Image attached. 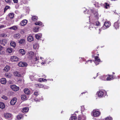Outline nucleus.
Segmentation results:
<instances>
[{
	"label": "nucleus",
	"instance_id": "nucleus-1",
	"mask_svg": "<svg viewBox=\"0 0 120 120\" xmlns=\"http://www.w3.org/2000/svg\"><path fill=\"white\" fill-rule=\"evenodd\" d=\"M110 25V22H105L103 26L102 27V28L104 30L105 29L107 28H108Z\"/></svg>",
	"mask_w": 120,
	"mask_h": 120
},
{
	"label": "nucleus",
	"instance_id": "nucleus-2",
	"mask_svg": "<svg viewBox=\"0 0 120 120\" xmlns=\"http://www.w3.org/2000/svg\"><path fill=\"white\" fill-rule=\"evenodd\" d=\"M10 88L13 91H17L19 89V88L15 85H12L10 86Z\"/></svg>",
	"mask_w": 120,
	"mask_h": 120
},
{
	"label": "nucleus",
	"instance_id": "nucleus-3",
	"mask_svg": "<svg viewBox=\"0 0 120 120\" xmlns=\"http://www.w3.org/2000/svg\"><path fill=\"white\" fill-rule=\"evenodd\" d=\"M93 115L94 117H97L99 116L101 114L100 112L95 110H94L93 111Z\"/></svg>",
	"mask_w": 120,
	"mask_h": 120
},
{
	"label": "nucleus",
	"instance_id": "nucleus-4",
	"mask_svg": "<svg viewBox=\"0 0 120 120\" xmlns=\"http://www.w3.org/2000/svg\"><path fill=\"white\" fill-rule=\"evenodd\" d=\"M19 60L18 58L15 56H11L10 58V60L12 62L17 61Z\"/></svg>",
	"mask_w": 120,
	"mask_h": 120
},
{
	"label": "nucleus",
	"instance_id": "nucleus-5",
	"mask_svg": "<svg viewBox=\"0 0 120 120\" xmlns=\"http://www.w3.org/2000/svg\"><path fill=\"white\" fill-rule=\"evenodd\" d=\"M4 116L5 118L8 120L11 119V115L9 113H7L4 114Z\"/></svg>",
	"mask_w": 120,
	"mask_h": 120
},
{
	"label": "nucleus",
	"instance_id": "nucleus-6",
	"mask_svg": "<svg viewBox=\"0 0 120 120\" xmlns=\"http://www.w3.org/2000/svg\"><path fill=\"white\" fill-rule=\"evenodd\" d=\"M104 94V92L101 90L98 91L96 93V94L100 98L103 97Z\"/></svg>",
	"mask_w": 120,
	"mask_h": 120
},
{
	"label": "nucleus",
	"instance_id": "nucleus-7",
	"mask_svg": "<svg viewBox=\"0 0 120 120\" xmlns=\"http://www.w3.org/2000/svg\"><path fill=\"white\" fill-rule=\"evenodd\" d=\"M120 23V22H119V21L118 20L117 22H115L114 23L113 26L117 30L119 28V24Z\"/></svg>",
	"mask_w": 120,
	"mask_h": 120
},
{
	"label": "nucleus",
	"instance_id": "nucleus-8",
	"mask_svg": "<svg viewBox=\"0 0 120 120\" xmlns=\"http://www.w3.org/2000/svg\"><path fill=\"white\" fill-rule=\"evenodd\" d=\"M101 61L100 59L99 58V56L98 57H96L94 58V62L96 65H98L99 64V62Z\"/></svg>",
	"mask_w": 120,
	"mask_h": 120
},
{
	"label": "nucleus",
	"instance_id": "nucleus-9",
	"mask_svg": "<svg viewBox=\"0 0 120 120\" xmlns=\"http://www.w3.org/2000/svg\"><path fill=\"white\" fill-rule=\"evenodd\" d=\"M39 57L36 56L35 58L33 59L32 62L33 63L35 64L38 63V60H39Z\"/></svg>",
	"mask_w": 120,
	"mask_h": 120
},
{
	"label": "nucleus",
	"instance_id": "nucleus-10",
	"mask_svg": "<svg viewBox=\"0 0 120 120\" xmlns=\"http://www.w3.org/2000/svg\"><path fill=\"white\" fill-rule=\"evenodd\" d=\"M18 65L19 67H24L26 66L27 65V64L26 62H20L18 64Z\"/></svg>",
	"mask_w": 120,
	"mask_h": 120
},
{
	"label": "nucleus",
	"instance_id": "nucleus-11",
	"mask_svg": "<svg viewBox=\"0 0 120 120\" xmlns=\"http://www.w3.org/2000/svg\"><path fill=\"white\" fill-rule=\"evenodd\" d=\"M7 41L6 39H4L0 40V44L4 46L7 43Z\"/></svg>",
	"mask_w": 120,
	"mask_h": 120
},
{
	"label": "nucleus",
	"instance_id": "nucleus-12",
	"mask_svg": "<svg viewBox=\"0 0 120 120\" xmlns=\"http://www.w3.org/2000/svg\"><path fill=\"white\" fill-rule=\"evenodd\" d=\"M17 99L16 98L14 97L11 101L10 103L11 105H14L17 101Z\"/></svg>",
	"mask_w": 120,
	"mask_h": 120
},
{
	"label": "nucleus",
	"instance_id": "nucleus-13",
	"mask_svg": "<svg viewBox=\"0 0 120 120\" xmlns=\"http://www.w3.org/2000/svg\"><path fill=\"white\" fill-rule=\"evenodd\" d=\"M114 76L113 75H109L106 79L107 81H110L114 79Z\"/></svg>",
	"mask_w": 120,
	"mask_h": 120
},
{
	"label": "nucleus",
	"instance_id": "nucleus-14",
	"mask_svg": "<svg viewBox=\"0 0 120 120\" xmlns=\"http://www.w3.org/2000/svg\"><path fill=\"white\" fill-rule=\"evenodd\" d=\"M27 22V20L26 19H24L20 23V25L21 26H24L26 24Z\"/></svg>",
	"mask_w": 120,
	"mask_h": 120
},
{
	"label": "nucleus",
	"instance_id": "nucleus-15",
	"mask_svg": "<svg viewBox=\"0 0 120 120\" xmlns=\"http://www.w3.org/2000/svg\"><path fill=\"white\" fill-rule=\"evenodd\" d=\"M78 119L79 120H86V117L83 115H79L78 116Z\"/></svg>",
	"mask_w": 120,
	"mask_h": 120
},
{
	"label": "nucleus",
	"instance_id": "nucleus-16",
	"mask_svg": "<svg viewBox=\"0 0 120 120\" xmlns=\"http://www.w3.org/2000/svg\"><path fill=\"white\" fill-rule=\"evenodd\" d=\"M0 82L2 84H4L6 83L7 81L6 79L3 78L0 79Z\"/></svg>",
	"mask_w": 120,
	"mask_h": 120
},
{
	"label": "nucleus",
	"instance_id": "nucleus-17",
	"mask_svg": "<svg viewBox=\"0 0 120 120\" xmlns=\"http://www.w3.org/2000/svg\"><path fill=\"white\" fill-rule=\"evenodd\" d=\"M99 55V54L98 53V52H96V51H95L94 52V53L93 55H92V57H93L94 58H95L96 57V56L97 57H98V56Z\"/></svg>",
	"mask_w": 120,
	"mask_h": 120
},
{
	"label": "nucleus",
	"instance_id": "nucleus-18",
	"mask_svg": "<svg viewBox=\"0 0 120 120\" xmlns=\"http://www.w3.org/2000/svg\"><path fill=\"white\" fill-rule=\"evenodd\" d=\"M29 110V108L27 107H25L23 108L22 110V112L24 113L27 112Z\"/></svg>",
	"mask_w": 120,
	"mask_h": 120
},
{
	"label": "nucleus",
	"instance_id": "nucleus-19",
	"mask_svg": "<svg viewBox=\"0 0 120 120\" xmlns=\"http://www.w3.org/2000/svg\"><path fill=\"white\" fill-rule=\"evenodd\" d=\"M21 36V35L19 33H16L15 34L14 37L15 39H19Z\"/></svg>",
	"mask_w": 120,
	"mask_h": 120
},
{
	"label": "nucleus",
	"instance_id": "nucleus-20",
	"mask_svg": "<svg viewBox=\"0 0 120 120\" xmlns=\"http://www.w3.org/2000/svg\"><path fill=\"white\" fill-rule=\"evenodd\" d=\"M24 92L27 95H29L30 93V90L27 88H26L24 89Z\"/></svg>",
	"mask_w": 120,
	"mask_h": 120
},
{
	"label": "nucleus",
	"instance_id": "nucleus-21",
	"mask_svg": "<svg viewBox=\"0 0 120 120\" xmlns=\"http://www.w3.org/2000/svg\"><path fill=\"white\" fill-rule=\"evenodd\" d=\"M33 40V38L32 36H29L27 38V40L31 42Z\"/></svg>",
	"mask_w": 120,
	"mask_h": 120
},
{
	"label": "nucleus",
	"instance_id": "nucleus-22",
	"mask_svg": "<svg viewBox=\"0 0 120 120\" xmlns=\"http://www.w3.org/2000/svg\"><path fill=\"white\" fill-rule=\"evenodd\" d=\"M14 74L15 76L16 77H21V75L17 71H16L14 72Z\"/></svg>",
	"mask_w": 120,
	"mask_h": 120
},
{
	"label": "nucleus",
	"instance_id": "nucleus-23",
	"mask_svg": "<svg viewBox=\"0 0 120 120\" xmlns=\"http://www.w3.org/2000/svg\"><path fill=\"white\" fill-rule=\"evenodd\" d=\"M21 99L25 101L27 99V98L26 95L24 94L21 95Z\"/></svg>",
	"mask_w": 120,
	"mask_h": 120
},
{
	"label": "nucleus",
	"instance_id": "nucleus-24",
	"mask_svg": "<svg viewBox=\"0 0 120 120\" xmlns=\"http://www.w3.org/2000/svg\"><path fill=\"white\" fill-rule=\"evenodd\" d=\"M104 8L105 9H108L110 8V5L109 4L107 3H105L104 4Z\"/></svg>",
	"mask_w": 120,
	"mask_h": 120
},
{
	"label": "nucleus",
	"instance_id": "nucleus-25",
	"mask_svg": "<svg viewBox=\"0 0 120 120\" xmlns=\"http://www.w3.org/2000/svg\"><path fill=\"white\" fill-rule=\"evenodd\" d=\"M14 15L13 13H10L8 14L9 17L11 19H12L14 17Z\"/></svg>",
	"mask_w": 120,
	"mask_h": 120
},
{
	"label": "nucleus",
	"instance_id": "nucleus-26",
	"mask_svg": "<svg viewBox=\"0 0 120 120\" xmlns=\"http://www.w3.org/2000/svg\"><path fill=\"white\" fill-rule=\"evenodd\" d=\"M5 107V104L2 102H0V108L3 109Z\"/></svg>",
	"mask_w": 120,
	"mask_h": 120
},
{
	"label": "nucleus",
	"instance_id": "nucleus-27",
	"mask_svg": "<svg viewBox=\"0 0 120 120\" xmlns=\"http://www.w3.org/2000/svg\"><path fill=\"white\" fill-rule=\"evenodd\" d=\"M25 40L23 39H21L19 41V43L20 44H25Z\"/></svg>",
	"mask_w": 120,
	"mask_h": 120
},
{
	"label": "nucleus",
	"instance_id": "nucleus-28",
	"mask_svg": "<svg viewBox=\"0 0 120 120\" xmlns=\"http://www.w3.org/2000/svg\"><path fill=\"white\" fill-rule=\"evenodd\" d=\"M38 18L36 16H32L31 19L33 21H36L38 19Z\"/></svg>",
	"mask_w": 120,
	"mask_h": 120
},
{
	"label": "nucleus",
	"instance_id": "nucleus-29",
	"mask_svg": "<svg viewBox=\"0 0 120 120\" xmlns=\"http://www.w3.org/2000/svg\"><path fill=\"white\" fill-rule=\"evenodd\" d=\"M10 69V67L9 66H7L4 68V70L6 72L8 71Z\"/></svg>",
	"mask_w": 120,
	"mask_h": 120
},
{
	"label": "nucleus",
	"instance_id": "nucleus-30",
	"mask_svg": "<svg viewBox=\"0 0 120 120\" xmlns=\"http://www.w3.org/2000/svg\"><path fill=\"white\" fill-rule=\"evenodd\" d=\"M7 52L8 53H11L12 52L13 49L11 48H8L6 50Z\"/></svg>",
	"mask_w": 120,
	"mask_h": 120
},
{
	"label": "nucleus",
	"instance_id": "nucleus-31",
	"mask_svg": "<svg viewBox=\"0 0 120 120\" xmlns=\"http://www.w3.org/2000/svg\"><path fill=\"white\" fill-rule=\"evenodd\" d=\"M19 52L22 55H24L25 54V51L22 49H20L19 51Z\"/></svg>",
	"mask_w": 120,
	"mask_h": 120
},
{
	"label": "nucleus",
	"instance_id": "nucleus-32",
	"mask_svg": "<svg viewBox=\"0 0 120 120\" xmlns=\"http://www.w3.org/2000/svg\"><path fill=\"white\" fill-rule=\"evenodd\" d=\"M42 23L40 21L36 22H35L34 24L36 25L41 26L42 24Z\"/></svg>",
	"mask_w": 120,
	"mask_h": 120
},
{
	"label": "nucleus",
	"instance_id": "nucleus-33",
	"mask_svg": "<svg viewBox=\"0 0 120 120\" xmlns=\"http://www.w3.org/2000/svg\"><path fill=\"white\" fill-rule=\"evenodd\" d=\"M77 118L76 116H71L69 120H77Z\"/></svg>",
	"mask_w": 120,
	"mask_h": 120
},
{
	"label": "nucleus",
	"instance_id": "nucleus-34",
	"mask_svg": "<svg viewBox=\"0 0 120 120\" xmlns=\"http://www.w3.org/2000/svg\"><path fill=\"white\" fill-rule=\"evenodd\" d=\"M23 117V115L21 114H19L17 116V118L18 120H20Z\"/></svg>",
	"mask_w": 120,
	"mask_h": 120
},
{
	"label": "nucleus",
	"instance_id": "nucleus-35",
	"mask_svg": "<svg viewBox=\"0 0 120 120\" xmlns=\"http://www.w3.org/2000/svg\"><path fill=\"white\" fill-rule=\"evenodd\" d=\"M40 27L39 26H36L34 29V31L35 32H37L38 31Z\"/></svg>",
	"mask_w": 120,
	"mask_h": 120
},
{
	"label": "nucleus",
	"instance_id": "nucleus-36",
	"mask_svg": "<svg viewBox=\"0 0 120 120\" xmlns=\"http://www.w3.org/2000/svg\"><path fill=\"white\" fill-rule=\"evenodd\" d=\"M17 27L16 26H14L10 28L9 29L11 30H16L17 29Z\"/></svg>",
	"mask_w": 120,
	"mask_h": 120
},
{
	"label": "nucleus",
	"instance_id": "nucleus-37",
	"mask_svg": "<svg viewBox=\"0 0 120 120\" xmlns=\"http://www.w3.org/2000/svg\"><path fill=\"white\" fill-rule=\"evenodd\" d=\"M10 8V7L9 6H6L4 9V12L5 13L6 11L9 9Z\"/></svg>",
	"mask_w": 120,
	"mask_h": 120
},
{
	"label": "nucleus",
	"instance_id": "nucleus-38",
	"mask_svg": "<svg viewBox=\"0 0 120 120\" xmlns=\"http://www.w3.org/2000/svg\"><path fill=\"white\" fill-rule=\"evenodd\" d=\"M36 86H37L39 88H42L43 87V85L42 84H35Z\"/></svg>",
	"mask_w": 120,
	"mask_h": 120
},
{
	"label": "nucleus",
	"instance_id": "nucleus-39",
	"mask_svg": "<svg viewBox=\"0 0 120 120\" xmlns=\"http://www.w3.org/2000/svg\"><path fill=\"white\" fill-rule=\"evenodd\" d=\"M10 45L11 46H12L14 48L16 46L15 43L14 42H11Z\"/></svg>",
	"mask_w": 120,
	"mask_h": 120
},
{
	"label": "nucleus",
	"instance_id": "nucleus-40",
	"mask_svg": "<svg viewBox=\"0 0 120 120\" xmlns=\"http://www.w3.org/2000/svg\"><path fill=\"white\" fill-rule=\"evenodd\" d=\"M28 54H29V55L31 56H32L34 55V53L32 51H30L29 52Z\"/></svg>",
	"mask_w": 120,
	"mask_h": 120
},
{
	"label": "nucleus",
	"instance_id": "nucleus-41",
	"mask_svg": "<svg viewBox=\"0 0 120 120\" xmlns=\"http://www.w3.org/2000/svg\"><path fill=\"white\" fill-rule=\"evenodd\" d=\"M112 118L110 116H108L105 119V120H112Z\"/></svg>",
	"mask_w": 120,
	"mask_h": 120
},
{
	"label": "nucleus",
	"instance_id": "nucleus-42",
	"mask_svg": "<svg viewBox=\"0 0 120 120\" xmlns=\"http://www.w3.org/2000/svg\"><path fill=\"white\" fill-rule=\"evenodd\" d=\"M38 45L36 44H33V46L34 49H36L37 48Z\"/></svg>",
	"mask_w": 120,
	"mask_h": 120
},
{
	"label": "nucleus",
	"instance_id": "nucleus-43",
	"mask_svg": "<svg viewBox=\"0 0 120 120\" xmlns=\"http://www.w3.org/2000/svg\"><path fill=\"white\" fill-rule=\"evenodd\" d=\"M100 23L99 21H97L96 22V25L97 26H100Z\"/></svg>",
	"mask_w": 120,
	"mask_h": 120
},
{
	"label": "nucleus",
	"instance_id": "nucleus-44",
	"mask_svg": "<svg viewBox=\"0 0 120 120\" xmlns=\"http://www.w3.org/2000/svg\"><path fill=\"white\" fill-rule=\"evenodd\" d=\"M93 61L92 60H88L85 63V64H88L89 62L90 63H91Z\"/></svg>",
	"mask_w": 120,
	"mask_h": 120
},
{
	"label": "nucleus",
	"instance_id": "nucleus-45",
	"mask_svg": "<svg viewBox=\"0 0 120 120\" xmlns=\"http://www.w3.org/2000/svg\"><path fill=\"white\" fill-rule=\"evenodd\" d=\"M35 37L36 38L38 39H39L40 38V36L39 35L37 34H36L35 35Z\"/></svg>",
	"mask_w": 120,
	"mask_h": 120
},
{
	"label": "nucleus",
	"instance_id": "nucleus-46",
	"mask_svg": "<svg viewBox=\"0 0 120 120\" xmlns=\"http://www.w3.org/2000/svg\"><path fill=\"white\" fill-rule=\"evenodd\" d=\"M33 95H35L36 96H38V92H34Z\"/></svg>",
	"mask_w": 120,
	"mask_h": 120
},
{
	"label": "nucleus",
	"instance_id": "nucleus-47",
	"mask_svg": "<svg viewBox=\"0 0 120 120\" xmlns=\"http://www.w3.org/2000/svg\"><path fill=\"white\" fill-rule=\"evenodd\" d=\"M90 11L92 13H94L95 12V10L94 9H92L90 10Z\"/></svg>",
	"mask_w": 120,
	"mask_h": 120
},
{
	"label": "nucleus",
	"instance_id": "nucleus-48",
	"mask_svg": "<svg viewBox=\"0 0 120 120\" xmlns=\"http://www.w3.org/2000/svg\"><path fill=\"white\" fill-rule=\"evenodd\" d=\"M5 1L7 3H11V1L10 0H5Z\"/></svg>",
	"mask_w": 120,
	"mask_h": 120
},
{
	"label": "nucleus",
	"instance_id": "nucleus-49",
	"mask_svg": "<svg viewBox=\"0 0 120 120\" xmlns=\"http://www.w3.org/2000/svg\"><path fill=\"white\" fill-rule=\"evenodd\" d=\"M5 34H2L0 35V36L1 37H4L5 36Z\"/></svg>",
	"mask_w": 120,
	"mask_h": 120
},
{
	"label": "nucleus",
	"instance_id": "nucleus-50",
	"mask_svg": "<svg viewBox=\"0 0 120 120\" xmlns=\"http://www.w3.org/2000/svg\"><path fill=\"white\" fill-rule=\"evenodd\" d=\"M2 98L5 99V100H6L8 99L7 97L4 96H3Z\"/></svg>",
	"mask_w": 120,
	"mask_h": 120
},
{
	"label": "nucleus",
	"instance_id": "nucleus-51",
	"mask_svg": "<svg viewBox=\"0 0 120 120\" xmlns=\"http://www.w3.org/2000/svg\"><path fill=\"white\" fill-rule=\"evenodd\" d=\"M4 25H2L0 26V29L4 28Z\"/></svg>",
	"mask_w": 120,
	"mask_h": 120
},
{
	"label": "nucleus",
	"instance_id": "nucleus-52",
	"mask_svg": "<svg viewBox=\"0 0 120 120\" xmlns=\"http://www.w3.org/2000/svg\"><path fill=\"white\" fill-rule=\"evenodd\" d=\"M42 81L43 82H45L47 81V80L46 79L43 78L42 79Z\"/></svg>",
	"mask_w": 120,
	"mask_h": 120
},
{
	"label": "nucleus",
	"instance_id": "nucleus-53",
	"mask_svg": "<svg viewBox=\"0 0 120 120\" xmlns=\"http://www.w3.org/2000/svg\"><path fill=\"white\" fill-rule=\"evenodd\" d=\"M15 3H17L18 2V0H13Z\"/></svg>",
	"mask_w": 120,
	"mask_h": 120
},
{
	"label": "nucleus",
	"instance_id": "nucleus-54",
	"mask_svg": "<svg viewBox=\"0 0 120 120\" xmlns=\"http://www.w3.org/2000/svg\"><path fill=\"white\" fill-rule=\"evenodd\" d=\"M3 48V47L0 45V51Z\"/></svg>",
	"mask_w": 120,
	"mask_h": 120
},
{
	"label": "nucleus",
	"instance_id": "nucleus-55",
	"mask_svg": "<svg viewBox=\"0 0 120 120\" xmlns=\"http://www.w3.org/2000/svg\"><path fill=\"white\" fill-rule=\"evenodd\" d=\"M34 99L36 101H38L39 100L38 99V98H35Z\"/></svg>",
	"mask_w": 120,
	"mask_h": 120
},
{
	"label": "nucleus",
	"instance_id": "nucleus-56",
	"mask_svg": "<svg viewBox=\"0 0 120 120\" xmlns=\"http://www.w3.org/2000/svg\"><path fill=\"white\" fill-rule=\"evenodd\" d=\"M86 93V92H83V93H81V94H80V95H81L82 94H85Z\"/></svg>",
	"mask_w": 120,
	"mask_h": 120
},
{
	"label": "nucleus",
	"instance_id": "nucleus-57",
	"mask_svg": "<svg viewBox=\"0 0 120 120\" xmlns=\"http://www.w3.org/2000/svg\"><path fill=\"white\" fill-rule=\"evenodd\" d=\"M98 73H97V75L95 77H94V79H95L98 76Z\"/></svg>",
	"mask_w": 120,
	"mask_h": 120
},
{
	"label": "nucleus",
	"instance_id": "nucleus-58",
	"mask_svg": "<svg viewBox=\"0 0 120 120\" xmlns=\"http://www.w3.org/2000/svg\"><path fill=\"white\" fill-rule=\"evenodd\" d=\"M112 74H113V75H114L115 74V73L114 72H112Z\"/></svg>",
	"mask_w": 120,
	"mask_h": 120
},
{
	"label": "nucleus",
	"instance_id": "nucleus-59",
	"mask_svg": "<svg viewBox=\"0 0 120 120\" xmlns=\"http://www.w3.org/2000/svg\"><path fill=\"white\" fill-rule=\"evenodd\" d=\"M8 75H7V77H8Z\"/></svg>",
	"mask_w": 120,
	"mask_h": 120
}]
</instances>
